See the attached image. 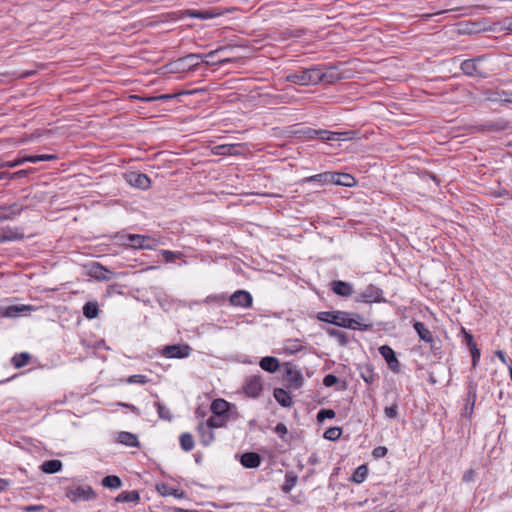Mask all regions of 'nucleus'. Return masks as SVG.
<instances>
[{"label": "nucleus", "instance_id": "39448f33", "mask_svg": "<svg viewBox=\"0 0 512 512\" xmlns=\"http://www.w3.org/2000/svg\"><path fill=\"white\" fill-rule=\"evenodd\" d=\"M482 64L483 59L481 57L468 59L461 63V70L468 76H478L485 78L487 77V72L483 68Z\"/></svg>", "mask_w": 512, "mask_h": 512}, {"label": "nucleus", "instance_id": "5701e85b", "mask_svg": "<svg viewBox=\"0 0 512 512\" xmlns=\"http://www.w3.org/2000/svg\"><path fill=\"white\" fill-rule=\"evenodd\" d=\"M273 395L275 400L282 407H290L292 405V398L286 390L282 388H276L274 389Z\"/></svg>", "mask_w": 512, "mask_h": 512}, {"label": "nucleus", "instance_id": "5fc2aeb1", "mask_svg": "<svg viewBox=\"0 0 512 512\" xmlns=\"http://www.w3.org/2000/svg\"><path fill=\"white\" fill-rule=\"evenodd\" d=\"M331 134H336L335 140H348L351 138L349 136L350 132H331Z\"/></svg>", "mask_w": 512, "mask_h": 512}, {"label": "nucleus", "instance_id": "6e6552de", "mask_svg": "<svg viewBox=\"0 0 512 512\" xmlns=\"http://www.w3.org/2000/svg\"><path fill=\"white\" fill-rule=\"evenodd\" d=\"M380 355L385 359L388 367L393 372H399L400 363L395 355L394 350L388 345H382L379 347Z\"/></svg>", "mask_w": 512, "mask_h": 512}, {"label": "nucleus", "instance_id": "09e8293b", "mask_svg": "<svg viewBox=\"0 0 512 512\" xmlns=\"http://www.w3.org/2000/svg\"><path fill=\"white\" fill-rule=\"evenodd\" d=\"M4 164H5V168H14V167L24 164V159H23V157H18L13 161H4Z\"/></svg>", "mask_w": 512, "mask_h": 512}, {"label": "nucleus", "instance_id": "4c0bfd02", "mask_svg": "<svg viewBox=\"0 0 512 512\" xmlns=\"http://www.w3.org/2000/svg\"><path fill=\"white\" fill-rule=\"evenodd\" d=\"M155 406L157 408V412H158V416L159 418L163 419V420H166V421H171L172 420V414H171V411L168 407H166L165 405L161 404L160 402H156L155 403Z\"/></svg>", "mask_w": 512, "mask_h": 512}, {"label": "nucleus", "instance_id": "9d476101", "mask_svg": "<svg viewBox=\"0 0 512 512\" xmlns=\"http://www.w3.org/2000/svg\"><path fill=\"white\" fill-rule=\"evenodd\" d=\"M126 180L131 186L143 190L148 189L151 184L148 176L139 172H130L126 174Z\"/></svg>", "mask_w": 512, "mask_h": 512}, {"label": "nucleus", "instance_id": "1a4fd4ad", "mask_svg": "<svg viewBox=\"0 0 512 512\" xmlns=\"http://www.w3.org/2000/svg\"><path fill=\"white\" fill-rule=\"evenodd\" d=\"M129 243L128 246L134 249H152L153 245L150 244L152 240L151 237L139 234H129L126 236Z\"/></svg>", "mask_w": 512, "mask_h": 512}, {"label": "nucleus", "instance_id": "58836bf2", "mask_svg": "<svg viewBox=\"0 0 512 512\" xmlns=\"http://www.w3.org/2000/svg\"><path fill=\"white\" fill-rule=\"evenodd\" d=\"M204 423L213 429V428L223 427L225 425L226 421L223 418V416L214 415V416L209 417L207 419V421Z\"/></svg>", "mask_w": 512, "mask_h": 512}, {"label": "nucleus", "instance_id": "603ef678", "mask_svg": "<svg viewBox=\"0 0 512 512\" xmlns=\"http://www.w3.org/2000/svg\"><path fill=\"white\" fill-rule=\"evenodd\" d=\"M475 399H476V390L472 385H470L469 392H468V401H471V411L473 410Z\"/></svg>", "mask_w": 512, "mask_h": 512}, {"label": "nucleus", "instance_id": "6ab92c4d", "mask_svg": "<svg viewBox=\"0 0 512 512\" xmlns=\"http://www.w3.org/2000/svg\"><path fill=\"white\" fill-rule=\"evenodd\" d=\"M240 462L246 468H256L260 465L261 458L255 452H246L241 456Z\"/></svg>", "mask_w": 512, "mask_h": 512}, {"label": "nucleus", "instance_id": "c85d7f7f", "mask_svg": "<svg viewBox=\"0 0 512 512\" xmlns=\"http://www.w3.org/2000/svg\"><path fill=\"white\" fill-rule=\"evenodd\" d=\"M179 442H180L181 448L185 452H189V451L193 450L194 445H195L192 434H190L188 432L182 433L180 435Z\"/></svg>", "mask_w": 512, "mask_h": 512}, {"label": "nucleus", "instance_id": "20e7f679", "mask_svg": "<svg viewBox=\"0 0 512 512\" xmlns=\"http://www.w3.org/2000/svg\"><path fill=\"white\" fill-rule=\"evenodd\" d=\"M66 496L72 501H88L94 499L96 494L89 485H74L66 489Z\"/></svg>", "mask_w": 512, "mask_h": 512}, {"label": "nucleus", "instance_id": "9b49d317", "mask_svg": "<svg viewBox=\"0 0 512 512\" xmlns=\"http://www.w3.org/2000/svg\"><path fill=\"white\" fill-rule=\"evenodd\" d=\"M263 386L259 376H251L246 380L244 392L247 396L256 398L262 392Z\"/></svg>", "mask_w": 512, "mask_h": 512}, {"label": "nucleus", "instance_id": "7ed1b4c3", "mask_svg": "<svg viewBox=\"0 0 512 512\" xmlns=\"http://www.w3.org/2000/svg\"><path fill=\"white\" fill-rule=\"evenodd\" d=\"M199 60L204 61L203 54L190 53L169 63L167 67L170 72H183L186 70L194 71L199 65Z\"/></svg>", "mask_w": 512, "mask_h": 512}, {"label": "nucleus", "instance_id": "a211bd4d", "mask_svg": "<svg viewBox=\"0 0 512 512\" xmlns=\"http://www.w3.org/2000/svg\"><path fill=\"white\" fill-rule=\"evenodd\" d=\"M332 178L331 183L345 186V187H352L355 185L356 181L354 177L347 173H333L332 172Z\"/></svg>", "mask_w": 512, "mask_h": 512}, {"label": "nucleus", "instance_id": "8fccbe9b", "mask_svg": "<svg viewBox=\"0 0 512 512\" xmlns=\"http://www.w3.org/2000/svg\"><path fill=\"white\" fill-rule=\"evenodd\" d=\"M470 352L472 355V364L473 366H476L477 362L480 359V350L477 348V346H473L472 348H470Z\"/></svg>", "mask_w": 512, "mask_h": 512}, {"label": "nucleus", "instance_id": "4d7b16f0", "mask_svg": "<svg viewBox=\"0 0 512 512\" xmlns=\"http://www.w3.org/2000/svg\"><path fill=\"white\" fill-rule=\"evenodd\" d=\"M39 161H51L57 159L55 154H40L38 155Z\"/></svg>", "mask_w": 512, "mask_h": 512}, {"label": "nucleus", "instance_id": "de8ad7c7", "mask_svg": "<svg viewBox=\"0 0 512 512\" xmlns=\"http://www.w3.org/2000/svg\"><path fill=\"white\" fill-rule=\"evenodd\" d=\"M387 452H388V450H387L386 447L378 446V447L373 449L372 455L375 458H382V457H384L387 454Z\"/></svg>", "mask_w": 512, "mask_h": 512}, {"label": "nucleus", "instance_id": "c9c22d12", "mask_svg": "<svg viewBox=\"0 0 512 512\" xmlns=\"http://www.w3.org/2000/svg\"><path fill=\"white\" fill-rule=\"evenodd\" d=\"M367 473H368V469H367L366 465H360L354 471V473L352 475V481L355 483H362L365 480Z\"/></svg>", "mask_w": 512, "mask_h": 512}, {"label": "nucleus", "instance_id": "680f3d73", "mask_svg": "<svg viewBox=\"0 0 512 512\" xmlns=\"http://www.w3.org/2000/svg\"><path fill=\"white\" fill-rule=\"evenodd\" d=\"M23 159H24V163L25 162H32V163L39 162L38 155L26 156V157H23Z\"/></svg>", "mask_w": 512, "mask_h": 512}, {"label": "nucleus", "instance_id": "79ce46f5", "mask_svg": "<svg viewBox=\"0 0 512 512\" xmlns=\"http://www.w3.org/2000/svg\"><path fill=\"white\" fill-rule=\"evenodd\" d=\"M335 417V412L331 409H321L317 414V420L323 421L325 419H332Z\"/></svg>", "mask_w": 512, "mask_h": 512}, {"label": "nucleus", "instance_id": "ea45409f", "mask_svg": "<svg viewBox=\"0 0 512 512\" xmlns=\"http://www.w3.org/2000/svg\"><path fill=\"white\" fill-rule=\"evenodd\" d=\"M342 430L339 427H330L324 432V438L328 440H338L341 437Z\"/></svg>", "mask_w": 512, "mask_h": 512}, {"label": "nucleus", "instance_id": "4468645a", "mask_svg": "<svg viewBox=\"0 0 512 512\" xmlns=\"http://www.w3.org/2000/svg\"><path fill=\"white\" fill-rule=\"evenodd\" d=\"M23 210L24 206L19 203L0 206V221L13 219L15 216L20 215Z\"/></svg>", "mask_w": 512, "mask_h": 512}, {"label": "nucleus", "instance_id": "6e6d98bb", "mask_svg": "<svg viewBox=\"0 0 512 512\" xmlns=\"http://www.w3.org/2000/svg\"><path fill=\"white\" fill-rule=\"evenodd\" d=\"M275 431L280 436H283L287 433V427L283 423H278L275 427Z\"/></svg>", "mask_w": 512, "mask_h": 512}, {"label": "nucleus", "instance_id": "ddd939ff", "mask_svg": "<svg viewBox=\"0 0 512 512\" xmlns=\"http://www.w3.org/2000/svg\"><path fill=\"white\" fill-rule=\"evenodd\" d=\"M242 146L240 144H221L214 146L211 149V153L214 155H221V156H232V155H239L241 154V148Z\"/></svg>", "mask_w": 512, "mask_h": 512}, {"label": "nucleus", "instance_id": "473e14b6", "mask_svg": "<svg viewBox=\"0 0 512 512\" xmlns=\"http://www.w3.org/2000/svg\"><path fill=\"white\" fill-rule=\"evenodd\" d=\"M102 485L106 488L118 489L121 487L122 481L116 475H109L102 479Z\"/></svg>", "mask_w": 512, "mask_h": 512}, {"label": "nucleus", "instance_id": "412c9836", "mask_svg": "<svg viewBox=\"0 0 512 512\" xmlns=\"http://www.w3.org/2000/svg\"><path fill=\"white\" fill-rule=\"evenodd\" d=\"M4 242L19 241L24 238L23 232L19 228L6 227L1 230Z\"/></svg>", "mask_w": 512, "mask_h": 512}, {"label": "nucleus", "instance_id": "cd10ccee", "mask_svg": "<svg viewBox=\"0 0 512 512\" xmlns=\"http://www.w3.org/2000/svg\"><path fill=\"white\" fill-rule=\"evenodd\" d=\"M331 180H333L332 172H323V173H319V174H316L313 176L306 177L302 180V182L306 183V182L313 181V182H318L320 184H326V183H331Z\"/></svg>", "mask_w": 512, "mask_h": 512}, {"label": "nucleus", "instance_id": "393cba45", "mask_svg": "<svg viewBox=\"0 0 512 512\" xmlns=\"http://www.w3.org/2000/svg\"><path fill=\"white\" fill-rule=\"evenodd\" d=\"M229 403L224 399H215L211 403V411L214 415L223 416L228 411Z\"/></svg>", "mask_w": 512, "mask_h": 512}, {"label": "nucleus", "instance_id": "0eeeda50", "mask_svg": "<svg viewBox=\"0 0 512 512\" xmlns=\"http://www.w3.org/2000/svg\"><path fill=\"white\" fill-rule=\"evenodd\" d=\"M229 302L232 306L241 308H250L252 306V296L246 290H237L229 298Z\"/></svg>", "mask_w": 512, "mask_h": 512}, {"label": "nucleus", "instance_id": "c756f323", "mask_svg": "<svg viewBox=\"0 0 512 512\" xmlns=\"http://www.w3.org/2000/svg\"><path fill=\"white\" fill-rule=\"evenodd\" d=\"M31 306L28 305H12L8 306L5 311L3 312V315L6 317H16L18 314L31 310Z\"/></svg>", "mask_w": 512, "mask_h": 512}, {"label": "nucleus", "instance_id": "dca6fc26", "mask_svg": "<svg viewBox=\"0 0 512 512\" xmlns=\"http://www.w3.org/2000/svg\"><path fill=\"white\" fill-rule=\"evenodd\" d=\"M116 440L118 443L128 447H139L140 445L137 435L126 431L119 432Z\"/></svg>", "mask_w": 512, "mask_h": 512}, {"label": "nucleus", "instance_id": "f8f14e48", "mask_svg": "<svg viewBox=\"0 0 512 512\" xmlns=\"http://www.w3.org/2000/svg\"><path fill=\"white\" fill-rule=\"evenodd\" d=\"M185 16L198 18L201 20L212 19L222 15L223 13L219 9H207V10H194L187 9L183 12Z\"/></svg>", "mask_w": 512, "mask_h": 512}, {"label": "nucleus", "instance_id": "423d86ee", "mask_svg": "<svg viewBox=\"0 0 512 512\" xmlns=\"http://www.w3.org/2000/svg\"><path fill=\"white\" fill-rule=\"evenodd\" d=\"M192 348L188 344L166 345L161 350L162 356L166 358L183 359L191 354Z\"/></svg>", "mask_w": 512, "mask_h": 512}, {"label": "nucleus", "instance_id": "f03ea898", "mask_svg": "<svg viewBox=\"0 0 512 512\" xmlns=\"http://www.w3.org/2000/svg\"><path fill=\"white\" fill-rule=\"evenodd\" d=\"M333 79L334 76L331 73L324 72L319 66L295 71L286 76L288 82L301 86L316 85L322 81L331 83Z\"/></svg>", "mask_w": 512, "mask_h": 512}, {"label": "nucleus", "instance_id": "a19ab883", "mask_svg": "<svg viewBox=\"0 0 512 512\" xmlns=\"http://www.w3.org/2000/svg\"><path fill=\"white\" fill-rule=\"evenodd\" d=\"M161 255L167 263L173 262L176 258H180L182 253L169 250H162Z\"/></svg>", "mask_w": 512, "mask_h": 512}, {"label": "nucleus", "instance_id": "4be33fe9", "mask_svg": "<svg viewBox=\"0 0 512 512\" xmlns=\"http://www.w3.org/2000/svg\"><path fill=\"white\" fill-rule=\"evenodd\" d=\"M304 135L309 139L320 138L328 141H334V139H336V134H331V131L327 130L308 129L304 132Z\"/></svg>", "mask_w": 512, "mask_h": 512}, {"label": "nucleus", "instance_id": "a878e982", "mask_svg": "<svg viewBox=\"0 0 512 512\" xmlns=\"http://www.w3.org/2000/svg\"><path fill=\"white\" fill-rule=\"evenodd\" d=\"M260 367L270 373L275 372L279 367V361L275 357H263L260 361Z\"/></svg>", "mask_w": 512, "mask_h": 512}, {"label": "nucleus", "instance_id": "72a5a7b5", "mask_svg": "<svg viewBox=\"0 0 512 512\" xmlns=\"http://www.w3.org/2000/svg\"><path fill=\"white\" fill-rule=\"evenodd\" d=\"M31 356L27 352L16 354L12 358V363L15 368H22L29 363Z\"/></svg>", "mask_w": 512, "mask_h": 512}, {"label": "nucleus", "instance_id": "2eb2a0df", "mask_svg": "<svg viewBox=\"0 0 512 512\" xmlns=\"http://www.w3.org/2000/svg\"><path fill=\"white\" fill-rule=\"evenodd\" d=\"M333 292L339 296L349 297L353 294V286L341 280L333 281L331 284Z\"/></svg>", "mask_w": 512, "mask_h": 512}, {"label": "nucleus", "instance_id": "aec40b11", "mask_svg": "<svg viewBox=\"0 0 512 512\" xmlns=\"http://www.w3.org/2000/svg\"><path fill=\"white\" fill-rule=\"evenodd\" d=\"M91 275L98 280L109 281L114 278V273L100 264H96L91 269Z\"/></svg>", "mask_w": 512, "mask_h": 512}, {"label": "nucleus", "instance_id": "49530a36", "mask_svg": "<svg viewBox=\"0 0 512 512\" xmlns=\"http://www.w3.org/2000/svg\"><path fill=\"white\" fill-rule=\"evenodd\" d=\"M338 382V378L333 374H327L323 379V385L326 387H331Z\"/></svg>", "mask_w": 512, "mask_h": 512}, {"label": "nucleus", "instance_id": "2f4dec72", "mask_svg": "<svg viewBox=\"0 0 512 512\" xmlns=\"http://www.w3.org/2000/svg\"><path fill=\"white\" fill-rule=\"evenodd\" d=\"M83 314L88 319L96 318L98 316V314H99V308H98L97 303L87 302L83 306Z\"/></svg>", "mask_w": 512, "mask_h": 512}, {"label": "nucleus", "instance_id": "69168bd1", "mask_svg": "<svg viewBox=\"0 0 512 512\" xmlns=\"http://www.w3.org/2000/svg\"><path fill=\"white\" fill-rule=\"evenodd\" d=\"M506 26H507V29L512 31V18L506 19Z\"/></svg>", "mask_w": 512, "mask_h": 512}, {"label": "nucleus", "instance_id": "3c124183", "mask_svg": "<svg viewBox=\"0 0 512 512\" xmlns=\"http://www.w3.org/2000/svg\"><path fill=\"white\" fill-rule=\"evenodd\" d=\"M462 332L464 334V338H465V342L467 344V346L470 348H472L473 346H476L474 340H473V336L467 332L464 328L462 329Z\"/></svg>", "mask_w": 512, "mask_h": 512}, {"label": "nucleus", "instance_id": "f3484780", "mask_svg": "<svg viewBox=\"0 0 512 512\" xmlns=\"http://www.w3.org/2000/svg\"><path fill=\"white\" fill-rule=\"evenodd\" d=\"M197 429L201 437V443L204 446L210 445L215 438L212 428L204 422H200Z\"/></svg>", "mask_w": 512, "mask_h": 512}, {"label": "nucleus", "instance_id": "a18cd8bd", "mask_svg": "<svg viewBox=\"0 0 512 512\" xmlns=\"http://www.w3.org/2000/svg\"><path fill=\"white\" fill-rule=\"evenodd\" d=\"M498 99L502 102L512 104V91L501 90L497 92Z\"/></svg>", "mask_w": 512, "mask_h": 512}, {"label": "nucleus", "instance_id": "13d9d810", "mask_svg": "<svg viewBox=\"0 0 512 512\" xmlns=\"http://www.w3.org/2000/svg\"><path fill=\"white\" fill-rule=\"evenodd\" d=\"M495 355L499 358V360H500L503 364H505V365H507V366H508V365H510V364L508 363V360H507V358H506L505 353H504L502 350H497V351L495 352Z\"/></svg>", "mask_w": 512, "mask_h": 512}, {"label": "nucleus", "instance_id": "052dcab7", "mask_svg": "<svg viewBox=\"0 0 512 512\" xmlns=\"http://www.w3.org/2000/svg\"><path fill=\"white\" fill-rule=\"evenodd\" d=\"M27 173H28L27 170H19L17 172L12 173L11 175H9V179L22 178V177L26 176Z\"/></svg>", "mask_w": 512, "mask_h": 512}, {"label": "nucleus", "instance_id": "864d4df0", "mask_svg": "<svg viewBox=\"0 0 512 512\" xmlns=\"http://www.w3.org/2000/svg\"><path fill=\"white\" fill-rule=\"evenodd\" d=\"M475 471L473 469H468L463 474V481L464 482H470L474 479Z\"/></svg>", "mask_w": 512, "mask_h": 512}, {"label": "nucleus", "instance_id": "bf43d9fd", "mask_svg": "<svg viewBox=\"0 0 512 512\" xmlns=\"http://www.w3.org/2000/svg\"><path fill=\"white\" fill-rule=\"evenodd\" d=\"M296 479L295 478H289L286 479V484L283 487V490L288 492L295 484Z\"/></svg>", "mask_w": 512, "mask_h": 512}, {"label": "nucleus", "instance_id": "37998d69", "mask_svg": "<svg viewBox=\"0 0 512 512\" xmlns=\"http://www.w3.org/2000/svg\"><path fill=\"white\" fill-rule=\"evenodd\" d=\"M384 413L390 419L397 418L398 417V405L396 403H394L389 407H385Z\"/></svg>", "mask_w": 512, "mask_h": 512}, {"label": "nucleus", "instance_id": "f704fd0d", "mask_svg": "<svg viewBox=\"0 0 512 512\" xmlns=\"http://www.w3.org/2000/svg\"><path fill=\"white\" fill-rule=\"evenodd\" d=\"M360 376L367 384H372L377 378V375L370 366H365L362 368Z\"/></svg>", "mask_w": 512, "mask_h": 512}, {"label": "nucleus", "instance_id": "e2e57ef3", "mask_svg": "<svg viewBox=\"0 0 512 512\" xmlns=\"http://www.w3.org/2000/svg\"><path fill=\"white\" fill-rule=\"evenodd\" d=\"M8 486H9V481L6 479L0 478V492L6 490Z\"/></svg>", "mask_w": 512, "mask_h": 512}, {"label": "nucleus", "instance_id": "338daca9", "mask_svg": "<svg viewBox=\"0 0 512 512\" xmlns=\"http://www.w3.org/2000/svg\"><path fill=\"white\" fill-rule=\"evenodd\" d=\"M11 174L12 173H8V172H0V180L9 178V175H11Z\"/></svg>", "mask_w": 512, "mask_h": 512}, {"label": "nucleus", "instance_id": "c03bdc74", "mask_svg": "<svg viewBox=\"0 0 512 512\" xmlns=\"http://www.w3.org/2000/svg\"><path fill=\"white\" fill-rule=\"evenodd\" d=\"M127 382L130 384H146L148 382V378L145 375H132L129 376Z\"/></svg>", "mask_w": 512, "mask_h": 512}, {"label": "nucleus", "instance_id": "f257e3e1", "mask_svg": "<svg viewBox=\"0 0 512 512\" xmlns=\"http://www.w3.org/2000/svg\"><path fill=\"white\" fill-rule=\"evenodd\" d=\"M317 318L322 322L353 330L365 331L371 328V324H365L363 317L359 314H350L344 311L320 312Z\"/></svg>", "mask_w": 512, "mask_h": 512}, {"label": "nucleus", "instance_id": "774afa93", "mask_svg": "<svg viewBox=\"0 0 512 512\" xmlns=\"http://www.w3.org/2000/svg\"><path fill=\"white\" fill-rule=\"evenodd\" d=\"M301 381H302V377L299 374H297L296 375V385L295 386L299 387L301 385Z\"/></svg>", "mask_w": 512, "mask_h": 512}, {"label": "nucleus", "instance_id": "7c9ffc66", "mask_svg": "<svg viewBox=\"0 0 512 512\" xmlns=\"http://www.w3.org/2000/svg\"><path fill=\"white\" fill-rule=\"evenodd\" d=\"M139 499L140 496L137 491H124L116 497V501L121 503L137 502Z\"/></svg>", "mask_w": 512, "mask_h": 512}, {"label": "nucleus", "instance_id": "0e129e2a", "mask_svg": "<svg viewBox=\"0 0 512 512\" xmlns=\"http://www.w3.org/2000/svg\"><path fill=\"white\" fill-rule=\"evenodd\" d=\"M328 333L331 335V336H335V337H341L343 336V334L337 330H334V329H329L328 330Z\"/></svg>", "mask_w": 512, "mask_h": 512}, {"label": "nucleus", "instance_id": "b1692460", "mask_svg": "<svg viewBox=\"0 0 512 512\" xmlns=\"http://www.w3.org/2000/svg\"><path fill=\"white\" fill-rule=\"evenodd\" d=\"M419 338L425 342L432 343L433 336L430 330L424 325V323L416 321L413 325Z\"/></svg>", "mask_w": 512, "mask_h": 512}, {"label": "nucleus", "instance_id": "e433bc0d", "mask_svg": "<svg viewBox=\"0 0 512 512\" xmlns=\"http://www.w3.org/2000/svg\"><path fill=\"white\" fill-rule=\"evenodd\" d=\"M221 50L222 49L220 48V49H216V50L210 51L207 54H203L204 61H202V62L205 63L206 65H217V64H223V63L229 62L230 59H224V60H218V61L213 60L215 54L218 53Z\"/></svg>", "mask_w": 512, "mask_h": 512}, {"label": "nucleus", "instance_id": "bb28decb", "mask_svg": "<svg viewBox=\"0 0 512 512\" xmlns=\"http://www.w3.org/2000/svg\"><path fill=\"white\" fill-rule=\"evenodd\" d=\"M62 468V462L57 459L48 460L42 463L41 470L48 474L59 472Z\"/></svg>", "mask_w": 512, "mask_h": 512}]
</instances>
